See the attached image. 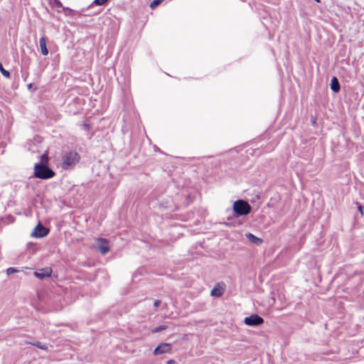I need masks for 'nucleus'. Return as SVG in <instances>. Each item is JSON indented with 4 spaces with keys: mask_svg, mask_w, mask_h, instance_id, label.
<instances>
[{
    "mask_svg": "<svg viewBox=\"0 0 364 364\" xmlns=\"http://www.w3.org/2000/svg\"><path fill=\"white\" fill-rule=\"evenodd\" d=\"M166 328V326H160L157 328H155L154 329H153L151 331L153 333H157V332H159L161 331H163V330H165Z\"/></svg>",
    "mask_w": 364,
    "mask_h": 364,
    "instance_id": "19",
    "label": "nucleus"
},
{
    "mask_svg": "<svg viewBox=\"0 0 364 364\" xmlns=\"http://www.w3.org/2000/svg\"><path fill=\"white\" fill-rule=\"evenodd\" d=\"M160 304H161V301L157 299L154 301V305L155 307H157L160 305Z\"/></svg>",
    "mask_w": 364,
    "mask_h": 364,
    "instance_id": "21",
    "label": "nucleus"
},
{
    "mask_svg": "<svg viewBox=\"0 0 364 364\" xmlns=\"http://www.w3.org/2000/svg\"><path fill=\"white\" fill-rule=\"evenodd\" d=\"M245 236L250 242L256 245H260L263 242V240L261 238L257 237L255 235L250 232L247 233Z\"/></svg>",
    "mask_w": 364,
    "mask_h": 364,
    "instance_id": "9",
    "label": "nucleus"
},
{
    "mask_svg": "<svg viewBox=\"0 0 364 364\" xmlns=\"http://www.w3.org/2000/svg\"><path fill=\"white\" fill-rule=\"evenodd\" d=\"M0 71L4 77H6L7 78H9L10 77V73L4 68V67L2 66V65L1 63H0Z\"/></svg>",
    "mask_w": 364,
    "mask_h": 364,
    "instance_id": "15",
    "label": "nucleus"
},
{
    "mask_svg": "<svg viewBox=\"0 0 364 364\" xmlns=\"http://www.w3.org/2000/svg\"><path fill=\"white\" fill-rule=\"evenodd\" d=\"M331 88L335 92H338L340 90L339 82L336 77L331 80Z\"/></svg>",
    "mask_w": 364,
    "mask_h": 364,
    "instance_id": "12",
    "label": "nucleus"
},
{
    "mask_svg": "<svg viewBox=\"0 0 364 364\" xmlns=\"http://www.w3.org/2000/svg\"><path fill=\"white\" fill-rule=\"evenodd\" d=\"M48 162V156L47 153H45L41 156V163L39 164L46 165Z\"/></svg>",
    "mask_w": 364,
    "mask_h": 364,
    "instance_id": "14",
    "label": "nucleus"
},
{
    "mask_svg": "<svg viewBox=\"0 0 364 364\" xmlns=\"http://www.w3.org/2000/svg\"><path fill=\"white\" fill-rule=\"evenodd\" d=\"M18 270L14 267H9L6 269V274L7 275H10V274H14V273H16L18 272Z\"/></svg>",
    "mask_w": 364,
    "mask_h": 364,
    "instance_id": "17",
    "label": "nucleus"
},
{
    "mask_svg": "<svg viewBox=\"0 0 364 364\" xmlns=\"http://www.w3.org/2000/svg\"><path fill=\"white\" fill-rule=\"evenodd\" d=\"M79 160V154L76 151H70L62 155L60 166L63 169H69L74 167Z\"/></svg>",
    "mask_w": 364,
    "mask_h": 364,
    "instance_id": "1",
    "label": "nucleus"
},
{
    "mask_svg": "<svg viewBox=\"0 0 364 364\" xmlns=\"http://www.w3.org/2000/svg\"><path fill=\"white\" fill-rule=\"evenodd\" d=\"M95 247L102 255H105L109 251V242L107 240L98 237L95 240Z\"/></svg>",
    "mask_w": 364,
    "mask_h": 364,
    "instance_id": "4",
    "label": "nucleus"
},
{
    "mask_svg": "<svg viewBox=\"0 0 364 364\" xmlns=\"http://www.w3.org/2000/svg\"><path fill=\"white\" fill-rule=\"evenodd\" d=\"M244 322L247 326H255L263 323L264 319L259 316L255 314L248 317H245Z\"/></svg>",
    "mask_w": 364,
    "mask_h": 364,
    "instance_id": "5",
    "label": "nucleus"
},
{
    "mask_svg": "<svg viewBox=\"0 0 364 364\" xmlns=\"http://www.w3.org/2000/svg\"><path fill=\"white\" fill-rule=\"evenodd\" d=\"M50 5L55 8H62L63 4L59 0H50Z\"/></svg>",
    "mask_w": 364,
    "mask_h": 364,
    "instance_id": "13",
    "label": "nucleus"
},
{
    "mask_svg": "<svg viewBox=\"0 0 364 364\" xmlns=\"http://www.w3.org/2000/svg\"><path fill=\"white\" fill-rule=\"evenodd\" d=\"M163 0H154L151 4H150V7L153 9H154L155 7H156L158 5H159L161 2H162Z\"/></svg>",
    "mask_w": 364,
    "mask_h": 364,
    "instance_id": "16",
    "label": "nucleus"
},
{
    "mask_svg": "<svg viewBox=\"0 0 364 364\" xmlns=\"http://www.w3.org/2000/svg\"><path fill=\"white\" fill-rule=\"evenodd\" d=\"M233 210L239 215H246L251 211L250 204L243 200H237L233 203Z\"/></svg>",
    "mask_w": 364,
    "mask_h": 364,
    "instance_id": "3",
    "label": "nucleus"
},
{
    "mask_svg": "<svg viewBox=\"0 0 364 364\" xmlns=\"http://www.w3.org/2000/svg\"><path fill=\"white\" fill-rule=\"evenodd\" d=\"M223 291L224 289L218 285L211 290L210 295L218 297L223 295Z\"/></svg>",
    "mask_w": 364,
    "mask_h": 364,
    "instance_id": "11",
    "label": "nucleus"
},
{
    "mask_svg": "<svg viewBox=\"0 0 364 364\" xmlns=\"http://www.w3.org/2000/svg\"><path fill=\"white\" fill-rule=\"evenodd\" d=\"M108 0H95L93 4L95 5H104Z\"/></svg>",
    "mask_w": 364,
    "mask_h": 364,
    "instance_id": "20",
    "label": "nucleus"
},
{
    "mask_svg": "<svg viewBox=\"0 0 364 364\" xmlns=\"http://www.w3.org/2000/svg\"><path fill=\"white\" fill-rule=\"evenodd\" d=\"M33 346H36L37 348H40V349H43V350H46L47 349V347L46 345L44 344H42L40 342H36V343H33Z\"/></svg>",
    "mask_w": 364,
    "mask_h": 364,
    "instance_id": "18",
    "label": "nucleus"
},
{
    "mask_svg": "<svg viewBox=\"0 0 364 364\" xmlns=\"http://www.w3.org/2000/svg\"><path fill=\"white\" fill-rule=\"evenodd\" d=\"M171 350V345L168 343H162L158 347H156L154 351V354L161 355L166 353H168Z\"/></svg>",
    "mask_w": 364,
    "mask_h": 364,
    "instance_id": "7",
    "label": "nucleus"
},
{
    "mask_svg": "<svg viewBox=\"0 0 364 364\" xmlns=\"http://www.w3.org/2000/svg\"><path fill=\"white\" fill-rule=\"evenodd\" d=\"M358 209L360 211V213H361V215H363V208L362 205L358 204Z\"/></svg>",
    "mask_w": 364,
    "mask_h": 364,
    "instance_id": "22",
    "label": "nucleus"
},
{
    "mask_svg": "<svg viewBox=\"0 0 364 364\" xmlns=\"http://www.w3.org/2000/svg\"><path fill=\"white\" fill-rule=\"evenodd\" d=\"M39 45L41 48V53L43 55H47L48 54V50L46 46V38L45 37H42L40 38Z\"/></svg>",
    "mask_w": 364,
    "mask_h": 364,
    "instance_id": "10",
    "label": "nucleus"
},
{
    "mask_svg": "<svg viewBox=\"0 0 364 364\" xmlns=\"http://www.w3.org/2000/svg\"><path fill=\"white\" fill-rule=\"evenodd\" d=\"M48 232L49 231L46 228L43 226L41 223H38L33 230L31 235L34 237L40 238L46 237Z\"/></svg>",
    "mask_w": 364,
    "mask_h": 364,
    "instance_id": "6",
    "label": "nucleus"
},
{
    "mask_svg": "<svg viewBox=\"0 0 364 364\" xmlns=\"http://www.w3.org/2000/svg\"><path fill=\"white\" fill-rule=\"evenodd\" d=\"M175 361L173 360H169L167 361V364H174Z\"/></svg>",
    "mask_w": 364,
    "mask_h": 364,
    "instance_id": "23",
    "label": "nucleus"
},
{
    "mask_svg": "<svg viewBox=\"0 0 364 364\" xmlns=\"http://www.w3.org/2000/svg\"><path fill=\"white\" fill-rule=\"evenodd\" d=\"M52 274L50 267H46L34 272V275L38 279H44L49 277Z\"/></svg>",
    "mask_w": 364,
    "mask_h": 364,
    "instance_id": "8",
    "label": "nucleus"
},
{
    "mask_svg": "<svg viewBox=\"0 0 364 364\" xmlns=\"http://www.w3.org/2000/svg\"><path fill=\"white\" fill-rule=\"evenodd\" d=\"M54 171L47 165L36 164L34 166V176L41 179H48L53 177Z\"/></svg>",
    "mask_w": 364,
    "mask_h": 364,
    "instance_id": "2",
    "label": "nucleus"
}]
</instances>
